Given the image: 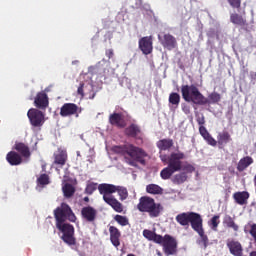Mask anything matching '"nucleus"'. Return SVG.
<instances>
[{"label": "nucleus", "mask_w": 256, "mask_h": 256, "mask_svg": "<svg viewBox=\"0 0 256 256\" xmlns=\"http://www.w3.org/2000/svg\"><path fill=\"white\" fill-rule=\"evenodd\" d=\"M62 191L66 199H71V197L75 195V186H73L72 184L66 183L62 187Z\"/></svg>", "instance_id": "nucleus-30"}, {"label": "nucleus", "mask_w": 256, "mask_h": 256, "mask_svg": "<svg viewBox=\"0 0 256 256\" xmlns=\"http://www.w3.org/2000/svg\"><path fill=\"white\" fill-rule=\"evenodd\" d=\"M199 133L201 137H203V139L206 140L208 145H211V147H217V140H215V138L211 136V134L209 133V131H207V128H205V126L199 127Z\"/></svg>", "instance_id": "nucleus-23"}, {"label": "nucleus", "mask_w": 256, "mask_h": 256, "mask_svg": "<svg viewBox=\"0 0 256 256\" xmlns=\"http://www.w3.org/2000/svg\"><path fill=\"white\" fill-rule=\"evenodd\" d=\"M158 245L162 246L163 253L166 256L177 255V239L171 235L162 236L161 242H158Z\"/></svg>", "instance_id": "nucleus-9"}, {"label": "nucleus", "mask_w": 256, "mask_h": 256, "mask_svg": "<svg viewBox=\"0 0 256 256\" xmlns=\"http://www.w3.org/2000/svg\"><path fill=\"white\" fill-rule=\"evenodd\" d=\"M146 191L150 195H161L163 193V188L157 184H149L146 186Z\"/></svg>", "instance_id": "nucleus-31"}, {"label": "nucleus", "mask_w": 256, "mask_h": 256, "mask_svg": "<svg viewBox=\"0 0 256 256\" xmlns=\"http://www.w3.org/2000/svg\"><path fill=\"white\" fill-rule=\"evenodd\" d=\"M6 161L9 163V165L17 166L23 163V157L20 156L18 152L10 151L6 155Z\"/></svg>", "instance_id": "nucleus-21"}, {"label": "nucleus", "mask_w": 256, "mask_h": 256, "mask_svg": "<svg viewBox=\"0 0 256 256\" xmlns=\"http://www.w3.org/2000/svg\"><path fill=\"white\" fill-rule=\"evenodd\" d=\"M114 221H116L118 225H121V227H127V225H129V218H127V216L117 214L114 216Z\"/></svg>", "instance_id": "nucleus-38"}, {"label": "nucleus", "mask_w": 256, "mask_h": 256, "mask_svg": "<svg viewBox=\"0 0 256 256\" xmlns=\"http://www.w3.org/2000/svg\"><path fill=\"white\" fill-rule=\"evenodd\" d=\"M249 165H253V159L251 158V156L243 157L242 159L239 160L237 164V171L241 173L245 171V169H247Z\"/></svg>", "instance_id": "nucleus-27"}, {"label": "nucleus", "mask_w": 256, "mask_h": 256, "mask_svg": "<svg viewBox=\"0 0 256 256\" xmlns=\"http://www.w3.org/2000/svg\"><path fill=\"white\" fill-rule=\"evenodd\" d=\"M158 39L164 49H167V51H173V49H177V38L175 36L171 35L170 33L164 34L161 38V36H158Z\"/></svg>", "instance_id": "nucleus-11"}, {"label": "nucleus", "mask_w": 256, "mask_h": 256, "mask_svg": "<svg viewBox=\"0 0 256 256\" xmlns=\"http://www.w3.org/2000/svg\"><path fill=\"white\" fill-rule=\"evenodd\" d=\"M170 105H173L175 108L179 107V104L181 103V95L177 92H172L169 95L168 99Z\"/></svg>", "instance_id": "nucleus-32"}, {"label": "nucleus", "mask_w": 256, "mask_h": 256, "mask_svg": "<svg viewBox=\"0 0 256 256\" xmlns=\"http://www.w3.org/2000/svg\"><path fill=\"white\" fill-rule=\"evenodd\" d=\"M125 135H127V137H132L133 139H142L143 132L141 131V128L139 127V125L130 124L125 129Z\"/></svg>", "instance_id": "nucleus-16"}, {"label": "nucleus", "mask_w": 256, "mask_h": 256, "mask_svg": "<svg viewBox=\"0 0 256 256\" xmlns=\"http://www.w3.org/2000/svg\"><path fill=\"white\" fill-rule=\"evenodd\" d=\"M227 247L231 255L243 256V246L241 245V242L235 240H228Z\"/></svg>", "instance_id": "nucleus-18"}, {"label": "nucleus", "mask_w": 256, "mask_h": 256, "mask_svg": "<svg viewBox=\"0 0 256 256\" xmlns=\"http://www.w3.org/2000/svg\"><path fill=\"white\" fill-rule=\"evenodd\" d=\"M54 218L56 225L65 223V221H70V223L77 221V216H75L71 206L65 202L61 203V205L54 210Z\"/></svg>", "instance_id": "nucleus-6"}, {"label": "nucleus", "mask_w": 256, "mask_h": 256, "mask_svg": "<svg viewBox=\"0 0 256 256\" xmlns=\"http://www.w3.org/2000/svg\"><path fill=\"white\" fill-rule=\"evenodd\" d=\"M176 222L181 227H189L191 225V228L195 231L199 224L203 223V218L197 212H183L176 216Z\"/></svg>", "instance_id": "nucleus-7"}, {"label": "nucleus", "mask_w": 256, "mask_h": 256, "mask_svg": "<svg viewBox=\"0 0 256 256\" xmlns=\"http://www.w3.org/2000/svg\"><path fill=\"white\" fill-rule=\"evenodd\" d=\"M181 171H184V173H193L195 171V166L186 163L185 165L182 164Z\"/></svg>", "instance_id": "nucleus-41"}, {"label": "nucleus", "mask_w": 256, "mask_h": 256, "mask_svg": "<svg viewBox=\"0 0 256 256\" xmlns=\"http://www.w3.org/2000/svg\"><path fill=\"white\" fill-rule=\"evenodd\" d=\"M109 123L118 129H125L127 127V122H125V116L123 113H113L109 116Z\"/></svg>", "instance_id": "nucleus-15"}, {"label": "nucleus", "mask_w": 256, "mask_h": 256, "mask_svg": "<svg viewBox=\"0 0 256 256\" xmlns=\"http://www.w3.org/2000/svg\"><path fill=\"white\" fill-rule=\"evenodd\" d=\"M160 159H161L162 163H167V165H169V156L160 155Z\"/></svg>", "instance_id": "nucleus-48"}, {"label": "nucleus", "mask_w": 256, "mask_h": 256, "mask_svg": "<svg viewBox=\"0 0 256 256\" xmlns=\"http://www.w3.org/2000/svg\"><path fill=\"white\" fill-rule=\"evenodd\" d=\"M109 233L112 245H114V247H119V245H121V241L119 240L121 238V232L119 229L115 226H110Z\"/></svg>", "instance_id": "nucleus-22"}, {"label": "nucleus", "mask_w": 256, "mask_h": 256, "mask_svg": "<svg viewBox=\"0 0 256 256\" xmlns=\"http://www.w3.org/2000/svg\"><path fill=\"white\" fill-rule=\"evenodd\" d=\"M196 121L198 125H200V127H203V125H205V116L203 114H201L200 116H197Z\"/></svg>", "instance_id": "nucleus-43"}, {"label": "nucleus", "mask_w": 256, "mask_h": 256, "mask_svg": "<svg viewBox=\"0 0 256 256\" xmlns=\"http://www.w3.org/2000/svg\"><path fill=\"white\" fill-rule=\"evenodd\" d=\"M173 145V139L170 138L161 139L156 143V146L159 149V151H169V149H171Z\"/></svg>", "instance_id": "nucleus-26"}, {"label": "nucleus", "mask_w": 256, "mask_h": 256, "mask_svg": "<svg viewBox=\"0 0 256 256\" xmlns=\"http://www.w3.org/2000/svg\"><path fill=\"white\" fill-rule=\"evenodd\" d=\"M228 3L233 9H241V0H228Z\"/></svg>", "instance_id": "nucleus-42"}, {"label": "nucleus", "mask_w": 256, "mask_h": 256, "mask_svg": "<svg viewBox=\"0 0 256 256\" xmlns=\"http://www.w3.org/2000/svg\"><path fill=\"white\" fill-rule=\"evenodd\" d=\"M137 209L141 213H148L150 217H159L161 211H163V206L159 203H155V199L149 196H143L139 199Z\"/></svg>", "instance_id": "nucleus-5"}, {"label": "nucleus", "mask_w": 256, "mask_h": 256, "mask_svg": "<svg viewBox=\"0 0 256 256\" xmlns=\"http://www.w3.org/2000/svg\"><path fill=\"white\" fill-rule=\"evenodd\" d=\"M249 192L247 191H242V192H235L233 194V199L237 205H247L249 201Z\"/></svg>", "instance_id": "nucleus-24"}, {"label": "nucleus", "mask_w": 256, "mask_h": 256, "mask_svg": "<svg viewBox=\"0 0 256 256\" xmlns=\"http://www.w3.org/2000/svg\"><path fill=\"white\" fill-rule=\"evenodd\" d=\"M50 183H51V178L49 177L48 174H41L37 178V184L39 185V187H45V186L49 185Z\"/></svg>", "instance_id": "nucleus-35"}, {"label": "nucleus", "mask_w": 256, "mask_h": 256, "mask_svg": "<svg viewBox=\"0 0 256 256\" xmlns=\"http://www.w3.org/2000/svg\"><path fill=\"white\" fill-rule=\"evenodd\" d=\"M27 117L32 127H38L41 129L45 125V113L37 108H31L27 112Z\"/></svg>", "instance_id": "nucleus-10"}, {"label": "nucleus", "mask_w": 256, "mask_h": 256, "mask_svg": "<svg viewBox=\"0 0 256 256\" xmlns=\"http://www.w3.org/2000/svg\"><path fill=\"white\" fill-rule=\"evenodd\" d=\"M143 237H145V239H148V241H153L154 243H157L158 245L163 240V236L147 229L143 230Z\"/></svg>", "instance_id": "nucleus-25"}, {"label": "nucleus", "mask_w": 256, "mask_h": 256, "mask_svg": "<svg viewBox=\"0 0 256 256\" xmlns=\"http://www.w3.org/2000/svg\"><path fill=\"white\" fill-rule=\"evenodd\" d=\"M219 219H221V216L214 215L208 222V225L212 229V231H217V227H219V223H221V220Z\"/></svg>", "instance_id": "nucleus-36"}, {"label": "nucleus", "mask_w": 256, "mask_h": 256, "mask_svg": "<svg viewBox=\"0 0 256 256\" xmlns=\"http://www.w3.org/2000/svg\"><path fill=\"white\" fill-rule=\"evenodd\" d=\"M113 55H115L113 49L106 50V57H108V59H113Z\"/></svg>", "instance_id": "nucleus-47"}, {"label": "nucleus", "mask_w": 256, "mask_h": 256, "mask_svg": "<svg viewBox=\"0 0 256 256\" xmlns=\"http://www.w3.org/2000/svg\"><path fill=\"white\" fill-rule=\"evenodd\" d=\"M157 255L158 256H163V254H161V252H159V251L157 252Z\"/></svg>", "instance_id": "nucleus-52"}, {"label": "nucleus", "mask_w": 256, "mask_h": 256, "mask_svg": "<svg viewBox=\"0 0 256 256\" xmlns=\"http://www.w3.org/2000/svg\"><path fill=\"white\" fill-rule=\"evenodd\" d=\"M254 185H255V187H256V174H255V176H254Z\"/></svg>", "instance_id": "nucleus-51"}, {"label": "nucleus", "mask_w": 256, "mask_h": 256, "mask_svg": "<svg viewBox=\"0 0 256 256\" xmlns=\"http://www.w3.org/2000/svg\"><path fill=\"white\" fill-rule=\"evenodd\" d=\"M183 159H185V153L178 151L172 152L168 156V166L161 170L160 177L167 181V179H171L174 173L181 171L183 169Z\"/></svg>", "instance_id": "nucleus-3"}, {"label": "nucleus", "mask_w": 256, "mask_h": 256, "mask_svg": "<svg viewBox=\"0 0 256 256\" xmlns=\"http://www.w3.org/2000/svg\"><path fill=\"white\" fill-rule=\"evenodd\" d=\"M138 47L143 55H151L153 53V38L151 36L142 37L138 42Z\"/></svg>", "instance_id": "nucleus-12"}, {"label": "nucleus", "mask_w": 256, "mask_h": 256, "mask_svg": "<svg viewBox=\"0 0 256 256\" xmlns=\"http://www.w3.org/2000/svg\"><path fill=\"white\" fill-rule=\"evenodd\" d=\"M14 149L21 157H24L25 159H29V157H31V150H29V146L23 142H16Z\"/></svg>", "instance_id": "nucleus-20"}, {"label": "nucleus", "mask_w": 256, "mask_h": 256, "mask_svg": "<svg viewBox=\"0 0 256 256\" xmlns=\"http://www.w3.org/2000/svg\"><path fill=\"white\" fill-rule=\"evenodd\" d=\"M34 105L37 109L45 111L49 107V96H47V93L44 91L38 92L34 99Z\"/></svg>", "instance_id": "nucleus-14"}, {"label": "nucleus", "mask_w": 256, "mask_h": 256, "mask_svg": "<svg viewBox=\"0 0 256 256\" xmlns=\"http://www.w3.org/2000/svg\"><path fill=\"white\" fill-rule=\"evenodd\" d=\"M224 225L229 227L230 229H233L234 231H239V226L235 224V221L233 218L229 215H226L223 220Z\"/></svg>", "instance_id": "nucleus-34"}, {"label": "nucleus", "mask_w": 256, "mask_h": 256, "mask_svg": "<svg viewBox=\"0 0 256 256\" xmlns=\"http://www.w3.org/2000/svg\"><path fill=\"white\" fill-rule=\"evenodd\" d=\"M181 94L186 103H194V105H207V98L202 95L199 88H197L195 85H182Z\"/></svg>", "instance_id": "nucleus-4"}, {"label": "nucleus", "mask_w": 256, "mask_h": 256, "mask_svg": "<svg viewBox=\"0 0 256 256\" xmlns=\"http://www.w3.org/2000/svg\"><path fill=\"white\" fill-rule=\"evenodd\" d=\"M182 111H184V113L186 115H189V113H191V107H189V105H187V104H183L182 105Z\"/></svg>", "instance_id": "nucleus-45"}, {"label": "nucleus", "mask_w": 256, "mask_h": 256, "mask_svg": "<svg viewBox=\"0 0 256 256\" xmlns=\"http://www.w3.org/2000/svg\"><path fill=\"white\" fill-rule=\"evenodd\" d=\"M109 74V69L108 68H104V70H103V73H100L99 74V77L101 78V79H107V75Z\"/></svg>", "instance_id": "nucleus-46"}, {"label": "nucleus", "mask_w": 256, "mask_h": 256, "mask_svg": "<svg viewBox=\"0 0 256 256\" xmlns=\"http://www.w3.org/2000/svg\"><path fill=\"white\" fill-rule=\"evenodd\" d=\"M208 99L210 103H219V101H221V94L217 92H212L211 94H209Z\"/></svg>", "instance_id": "nucleus-40"}, {"label": "nucleus", "mask_w": 256, "mask_h": 256, "mask_svg": "<svg viewBox=\"0 0 256 256\" xmlns=\"http://www.w3.org/2000/svg\"><path fill=\"white\" fill-rule=\"evenodd\" d=\"M84 201H85L86 203H89V197H84Z\"/></svg>", "instance_id": "nucleus-49"}, {"label": "nucleus", "mask_w": 256, "mask_h": 256, "mask_svg": "<svg viewBox=\"0 0 256 256\" xmlns=\"http://www.w3.org/2000/svg\"><path fill=\"white\" fill-rule=\"evenodd\" d=\"M60 115L61 117H71L73 115L79 117V106L75 103H65L60 108Z\"/></svg>", "instance_id": "nucleus-13"}, {"label": "nucleus", "mask_w": 256, "mask_h": 256, "mask_svg": "<svg viewBox=\"0 0 256 256\" xmlns=\"http://www.w3.org/2000/svg\"><path fill=\"white\" fill-rule=\"evenodd\" d=\"M230 21L231 23H233V25H239L240 27H243L247 23L245 18L237 13H233L230 15Z\"/></svg>", "instance_id": "nucleus-29"}, {"label": "nucleus", "mask_w": 256, "mask_h": 256, "mask_svg": "<svg viewBox=\"0 0 256 256\" xmlns=\"http://www.w3.org/2000/svg\"><path fill=\"white\" fill-rule=\"evenodd\" d=\"M81 215L85 221H88V223H93V221L97 219V210L91 206H86L82 208Z\"/></svg>", "instance_id": "nucleus-17"}, {"label": "nucleus", "mask_w": 256, "mask_h": 256, "mask_svg": "<svg viewBox=\"0 0 256 256\" xmlns=\"http://www.w3.org/2000/svg\"><path fill=\"white\" fill-rule=\"evenodd\" d=\"M95 98V94H93V96L90 99H94Z\"/></svg>", "instance_id": "nucleus-53"}, {"label": "nucleus", "mask_w": 256, "mask_h": 256, "mask_svg": "<svg viewBox=\"0 0 256 256\" xmlns=\"http://www.w3.org/2000/svg\"><path fill=\"white\" fill-rule=\"evenodd\" d=\"M54 163L55 165H60V167H63V165L67 163V153L60 151L57 154H54Z\"/></svg>", "instance_id": "nucleus-28"}, {"label": "nucleus", "mask_w": 256, "mask_h": 256, "mask_svg": "<svg viewBox=\"0 0 256 256\" xmlns=\"http://www.w3.org/2000/svg\"><path fill=\"white\" fill-rule=\"evenodd\" d=\"M85 87L84 83H80L78 89H77V93L78 95H81V97H85V92L83 91V88Z\"/></svg>", "instance_id": "nucleus-44"}, {"label": "nucleus", "mask_w": 256, "mask_h": 256, "mask_svg": "<svg viewBox=\"0 0 256 256\" xmlns=\"http://www.w3.org/2000/svg\"><path fill=\"white\" fill-rule=\"evenodd\" d=\"M98 191L100 195L103 196V201L110 205L116 213H123V204L113 196V193H118L120 201H125L129 197V192L127 188L123 186H116L114 184L102 183L98 186Z\"/></svg>", "instance_id": "nucleus-1"}, {"label": "nucleus", "mask_w": 256, "mask_h": 256, "mask_svg": "<svg viewBox=\"0 0 256 256\" xmlns=\"http://www.w3.org/2000/svg\"><path fill=\"white\" fill-rule=\"evenodd\" d=\"M97 183L95 182H89L87 185H86V188H85V193L87 195H93V193H95V191H97Z\"/></svg>", "instance_id": "nucleus-39"}, {"label": "nucleus", "mask_w": 256, "mask_h": 256, "mask_svg": "<svg viewBox=\"0 0 256 256\" xmlns=\"http://www.w3.org/2000/svg\"><path fill=\"white\" fill-rule=\"evenodd\" d=\"M194 231L198 233V235L201 237V240L206 245L207 241H209V238L207 237V235H205V230L203 229V223H200Z\"/></svg>", "instance_id": "nucleus-37"}, {"label": "nucleus", "mask_w": 256, "mask_h": 256, "mask_svg": "<svg viewBox=\"0 0 256 256\" xmlns=\"http://www.w3.org/2000/svg\"><path fill=\"white\" fill-rule=\"evenodd\" d=\"M233 141V138H231V134L227 131H222L218 133L217 141L219 149H223L227 143H231Z\"/></svg>", "instance_id": "nucleus-19"}, {"label": "nucleus", "mask_w": 256, "mask_h": 256, "mask_svg": "<svg viewBox=\"0 0 256 256\" xmlns=\"http://www.w3.org/2000/svg\"><path fill=\"white\" fill-rule=\"evenodd\" d=\"M185 181H187V173L185 172L176 174L172 179V183H174V185H183Z\"/></svg>", "instance_id": "nucleus-33"}, {"label": "nucleus", "mask_w": 256, "mask_h": 256, "mask_svg": "<svg viewBox=\"0 0 256 256\" xmlns=\"http://www.w3.org/2000/svg\"><path fill=\"white\" fill-rule=\"evenodd\" d=\"M250 256H256V251H252V252L250 253Z\"/></svg>", "instance_id": "nucleus-50"}, {"label": "nucleus", "mask_w": 256, "mask_h": 256, "mask_svg": "<svg viewBox=\"0 0 256 256\" xmlns=\"http://www.w3.org/2000/svg\"><path fill=\"white\" fill-rule=\"evenodd\" d=\"M56 228L62 233L61 239L66 245H77L75 238V227L69 223L56 224Z\"/></svg>", "instance_id": "nucleus-8"}, {"label": "nucleus", "mask_w": 256, "mask_h": 256, "mask_svg": "<svg viewBox=\"0 0 256 256\" xmlns=\"http://www.w3.org/2000/svg\"><path fill=\"white\" fill-rule=\"evenodd\" d=\"M113 151L117 155L124 157L125 163L131 167H139V164L137 163H140V165H146L145 157H147V152L133 144L114 146Z\"/></svg>", "instance_id": "nucleus-2"}]
</instances>
